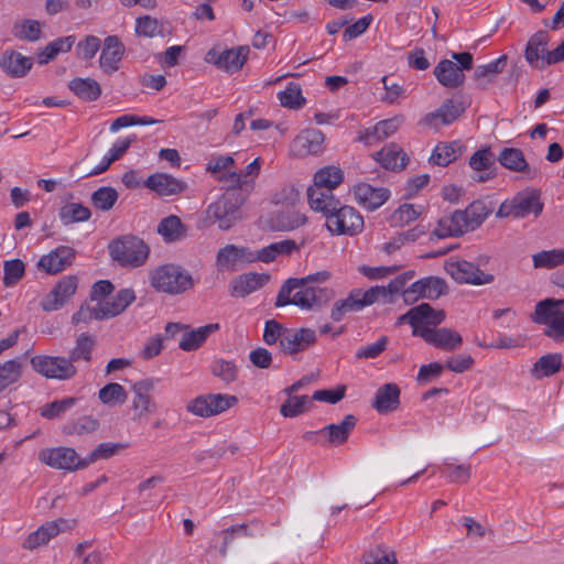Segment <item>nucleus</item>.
Masks as SVG:
<instances>
[{
	"label": "nucleus",
	"instance_id": "nucleus-34",
	"mask_svg": "<svg viewBox=\"0 0 564 564\" xmlns=\"http://www.w3.org/2000/svg\"><path fill=\"white\" fill-rule=\"evenodd\" d=\"M261 164V158H256L247 165L243 172L238 173L234 171L230 175H227L226 178L230 180L231 186L237 187L239 191L248 195L253 188V183L260 173Z\"/></svg>",
	"mask_w": 564,
	"mask_h": 564
},
{
	"label": "nucleus",
	"instance_id": "nucleus-43",
	"mask_svg": "<svg viewBox=\"0 0 564 564\" xmlns=\"http://www.w3.org/2000/svg\"><path fill=\"white\" fill-rule=\"evenodd\" d=\"M295 248L296 245L293 240L276 241L254 252V261L269 263L281 254H291Z\"/></svg>",
	"mask_w": 564,
	"mask_h": 564
},
{
	"label": "nucleus",
	"instance_id": "nucleus-3",
	"mask_svg": "<svg viewBox=\"0 0 564 564\" xmlns=\"http://www.w3.org/2000/svg\"><path fill=\"white\" fill-rule=\"evenodd\" d=\"M149 279L154 290L170 295L182 294L194 284L191 273L174 263H165L151 270Z\"/></svg>",
	"mask_w": 564,
	"mask_h": 564
},
{
	"label": "nucleus",
	"instance_id": "nucleus-33",
	"mask_svg": "<svg viewBox=\"0 0 564 564\" xmlns=\"http://www.w3.org/2000/svg\"><path fill=\"white\" fill-rule=\"evenodd\" d=\"M219 329V324H207L200 326L196 329L188 330V327L185 332L182 333L178 347L184 351H193L198 349L206 339L215 332Z\"/></svg>",
	"mask_w": 564,
	"mask_h": 564
},
{
	"label": "nucleus",
	"instance_id": "nucleus-1",
	"mask_svg": "<svg viewBox=\"0 0 564 564\" xmlns=\"http://www.w3.org/2000/svg\"><path fill=\"white\" fill-rule=\"evenodd\" d=\"M330 293L327 288L304 284L303 280L290 278L281 285L274 305H295L302 310H312L324 306L329 301Z\"/></svg>",
	"mask_w": 564,
	"mask_h": 564
},
{
	"label": "nucleus",
	"instance_id": "nucleus-20",
	"mask_svg": "<svg viewBox=\"0 0 564 564\" xmlns=\"http://www.w3.org/2000/svg\"><path fill=\"white\" fill-rule=\"evenodd\" d=\"M75 258V251L67 246H61L48 254L41 257L37 267L50 274H55L70 265Z\"/></svg>",
	"mask_w": 564,
	"mask_h": 564
},
{
	"label": "nucleus",
	"instance_id": "nucleus-52",
	"mask_svg": "<svg viewBox=\"0 0 564 564\" xmlns=\"http://www.w3.org/2000/svg\"><path fill=\"white\" fill-rule=\"evenodd\" d=\"M414 275L415 272L413 270H409L395 276L387 286L379 285V289L383 290V292L379 294V299L382 300L383 303H392V296L401 291L403 292L405 290V284L412 280Z\"/></svg>",
	"mask_w": 564,
	"mask_h": 564
},
{
	"label": "nucleus",
	"instance_id": "nucleus-21",
	"mask_svg": "<svg viewBox=\"0 0 564 564\" xmlns=\"http://www.w3.org/2000/svg\"><path fill=\"white\" fill-rule=\"evenodd\" d=\"M270 280L268 273L248 272L240 274L231 280V295L236 297H245L262 286H264Z\"/></svg>",
	"mask_w": 564,
	"mask_h": 564
},
{
	"label": "nucleus",
	"instance_id": "nucleus-25",
	"mask_svg": "<svg viewBox=\"0 0 564 564\" xmlns=\"http://www.w3.org/2000/svg\"><path fill=\"white\" fill-rule=\"evenodd\" d=\"M143 184L160 196L176 195L186 187L182 181L166 173H154Z\"/></svg>",
	"mask_w": 564,
	"mask_h": 564
},
{
	"label": "nucleus",
	"instance_id": "nucleus-64",
	"mask_svg": "<svg viewBox=\"0 0 564 564\" xmlns=\"http://www.w3.org/2000/svg\"><path fill=\"white\" fill-rule=\"evenodd\" d=\"M421 210L412 204L401 205L391 216L394 226H405L419 218Z\"/></svg>",
	"mask_w": 564,
	"mask_h": 564
},
{
	"label": "nucleus",
	"instance_id": "nucleus-36",
	"mask_svg": "<svg viewBox=\"0 0 564 564\" xmlns=\"http://www.w3.org/2000/svg\"><path fill=\"white\" fill-rule=\"evenodd\" d=\"M357 424V417L347 414L338 424H329L323 427L319 433L327 434L329 443L340 445L345 443Z\"/></svg>",
	"mask_w": 564,
	"mask_h": 564
},
{
	"label": "nucleus",
	"instance_id": "nucleus-63",
	"mask_svg": "<svg viewBox=\"0 0 564 564\" xmlns=\"http://www.w3.org/2000/svg\"><path fill=\"white\" fill-rule=\"evenodd\" d=\"M278 97L281 105L290 109H299L305 101L301 88L294 84H290L285 90L280 91Z\"/></svg>",
	"mask_w": 564,
	"mask_h": 564
},
{
	"label": "nucleus",
	"instance_id": "nucleus-51",
	"mask_svg": "<svg viewBox=\"0 0 564 564\" xmlns=\"http://www.w3.org/2000/svg\"><path fill=\"white\" fill-rule=\"evenodd\" d=\"M90 216V209L80 203H68L59 210V218L65 225L87 221Z\"/></svg>",
	"mask_w": 564,
	"mask_h": 564
},
{
	"label": "nucleus",
	"instance_id": "nucleus-4",
	"mask_svg": "<svg viewBox=\"0 0 564 564\" xmlns=\"http://www.w3.org/2000/svg\"><path fill=\"white\" fill-rule=\"evenodd\" d=\"M109 252L120 265L139 268L148 260L150 248L141 238L127 235L112 240L109 245Z\"/></svg>",
	"mask_w": 564,
	"mask_h": 564
},
{
	"label": "nucleus",
	"instance_id": "nucleus-9",
	"mask_svg": "<svg viewBox=\"0 0 564 564\" xmlns=\"http://www.w3.org/2000/svg\"><path fill=\"white\" fill-rule=\"evenodd\" d=\"M238 402L237 397L221 393L199 395L186 405L188 412L200 417L220 414Z\"/></svg>",
	"mask_w": 564,
	"mask_h": 564
},
{
	"label": "nucleus",
	"instance_id": "nucleus-18",
	"mask_svg": "<svg viewBox=\"0 0 564 564\" xmlns=\"http://www.w3.org/2000/svg\"><path fill=\"white\" fill-rule=\"evenodd\" d=\"M154 383L153 379H144L137 381L132 386V391L134 393L132 409L137 419H141L155 410V403L151 398V391L154 389Z\"/></svg>",
	"mask_w": 564,
	"mask_h": 564
},
{
	"label": "nucleus",
	"instance_id": "nucleus-17",
	"mask_svg": "<svg viewBox=\"0 0 564 564\" xmlns=\"http://www.w3.org/2000/svg\"><path fill=\"white\" fill-rule=\"evenodd\" d=\"M354 195L357 203L368 210L381 207L390 197V191L384 187H373L367 183L354 186Z\"/></svg>",
	"mask_w": 564,
	"mask_h": 564
},
{
	"label": "nucleus",
	"instance_id": "nucleus-24",
	"mask_svg": "<svg viewBox=\"0 0 564 564\" xmlns=\"http://www.w3.org/2000/svg\"><path fill=\"white\" fill-rule=\"evenodd\" d=\"M238 262H254V252L247 247L226 245L217 252L216 263L219 268L235 270Z\"/></svg>",
	"mask_w": 564,
	"mask_h": 564
},
{
	"label": "nucleus",
	"instance_id": "nucleus-5",
	"mask_svg": "<svg viewBox=\"0 0 564 564\" xmlns=\"http://www.w3.org/2000/svg\"><path fill=\"white\" fill-rule=\"evenodd\" d=\"M549 33L540 30L528 41L524 56L532 67L544 69L550 65L564 61V41L555 50L549 51Z\"/></svg>",
	"mask_w": 564,
	"mask_h": 564
},
{
	"label": "nucleus",
	"instance_id": "nucleus-27",
	"mask_svg": "<svg viewBox=\"0 0 564 564\" xmlns=\"http://www.w3.org/2000/svg\"><path fill=\"white\" fill-rule=\"evenodd\" d=\"M460 213L463 214L465 230L468 232L481 226V224L492 213V206L487 199H476L464 210H460Z\"/></svg>",
	"mask_w": 564,
	"mask_h": 564
},
{
	"label": "nucleus",
	"instance_id": "nucleus-10",
	"mask_svg": "<svg viewBox=\"0 0 564 564\" xmlns=\"http://www.w3.org/2000/svg\"><path fill=\"white\" fill-rule=\"evenodd\" d=\"M39 459L55 469L75 471L86 468L85 457L80 458L72 447L44 448L39 453Z\"/></svg>",
	"mask_w": 564,
	"mask_h": 564
},
{
	"label": "nucleus",
	"instance_id": "nucleus-62",
	"mask_svg": "<svg viewBox=\"0 0 564 564\" xmlns=\"http://www.w3.org/2000/svg\"><path fill=\"white\" fill-rule=\"evenodd\" d=\"M306 223V216L300 212L290 210L281 213L276 216V229L278 230H293L301 227Z\"/></svg>",
	"mask_w": 564,
	"mask_h": 564
},
{
	"label": "nucleus",
	"instance_id": "nucleus-31",
	"mask_svg": "<svg viewBox=\"0 0 564 564\" xmlns=\"http://www.w3.org/2000/svg\"><path fill=\"white\" fill-rule=\"evenodd\" d=\"M434 76L441 85L447 88H457L465 82L462 67L452 59H442L434 68Z\"/></svg>",
	"mask_w": 564,
	"mask_h": 564
},
{
	"label": "nucleus",
	"instance_id": "nucleus-28",
	"mask_svg": "<svg viewBox=\"0 0 564 564\" xmlns=\"http://www.w3.org/2000/svg\"><path fill=\"white\" fill-rule=\"evenodd\" d=\"M135 300L134 291L131 289H122L117 294L104 301H98V307L101 317L108 319L121 314Z\"/></svg>",
	"mask_w": 564,
	"mask_h": 564
},
{
	"label": "nucleus",
	"instance_id": "nucleus-42",
	"mask_svg": "<svg viewBox=\"0 0 564 564\" xmlns=\"http://www.w3.org/2000/svg\"><path fill=\"white\" fill-rule=\"evenodd\" d=\"M186 227L177 216L171 215L163 218L159 226L158 232L166 242L180 241L186 237Z\"/></svg>",
	"mask_w": 564,
	"mask_h": 564
},
{
	"label": "nucleus",
	"instance_id": "nucleus-16",
	"mask_svg": "<svg viewBox=\"0 0 564 564\" xmlns=\"http://www.w3.org/2000/svg\"><path fill=\"white\" fill-rule=\"evenodd\" d=\"M419 337L427 344L447 351L457 349L463 343L462 336L456 330L446 327H424Z\"/></svg>",
	"mask_w": 564,
	"mask_h": 564
},
{
	"label": "nucleus",
	"instance_id": "nucleus-12",
	"mask_svg": "<svg viewBox=\"0 0 564 564\" xmlns=\"http://www.w3.org/2000/svg\"><path fill=\"white\" fill-rule=\"evenodd\" d=\"M447 273L458 283L482 285L494 281V275L485 273L476 264L466 260L447 263Z\"/></svg>",
	"mask_w": 564,
	"mask_h": 564
},
{
	"label": "nucleus",
	"instance_id": "nucleus-29",
	"mask_svg": "<svg viewBox=\"0 0 564 564\" xmlns=\"http://www.w3.org/2000/svg\"><path fill=\"white\" fill-rule=\"evenodd\" d=\"M307 199L310 207L315 212L322 213L325 218L340 204L334 196L333 191L314 185L307 189Z\"/></svg>",
	"mask_w": 564,
	"mask_h": 564
},
{
	"label": "nucleus",
	"instance_id": "nucleus-60",
	"mask_svg": "<svg viewBox=\"0 0 564 564\" xmlns=\"http://www.w3.org/2000/svg\"><path fill=\"white\" fill-rule=\"evenodd\" d=\"M212 372L226 383L234 382L238 376V368L234 361L217 359L213 362Z\"/></svg>",
	"mask_w": 564,
	"mask_h": 564
},
{
	"label": "nucleus",
	"instance_id": "nucleus-26",
	"mask_svg": "<svg viewBox=\"0 0 564 564\" xmlns=\"http://www.w3.org/2000/svg\"><path fill=\"white\" fill-rule=\"evenodd\" d=\"M373 160L381 164L386 170L400 171L403 170L409 158L397 143H389L380 151L372 154Z\"/></svg>",
	"mask_w": 564,
	"mask_h": 564
},
{
	"label": "nucleus",
	"instance_id": "nucleus-15",
	"mask_svg": "<svg viewBox=\"0 0 564 564\" xmlns=\"http://www.w3.org/2000/svg\"><path fill=\"white\" fill-rule=\"evenodd\" d=\"M248 51L249 50L243 46L225 50L223 52L210 50L206 55V61L214 63L218 68L225 69L228 73H236L242 68Z\"/></svg>",
	"mask_w": 564,
	"mask_h": 564
},
{
	"label": "nucleus",
	"instance_id": "nucleus-49",
	"mask_svg": "<svg viewBox=\"0 0 564 564\" xmlns=\"http://www.w3.org/2000/svg\"><path fill=\"white\" fill-rule=\"evenodd\" d=\"M344 180L343 171L336 166H326L318 170L314 175V186L333 191Z\"/></svg>",
	"mask_w": 564,
	"mask_h": 564
},
{
	"label": "nucleus",
	"instance_id": "nucleus-35",
	"mask_svg": "<svg viewBox=\"0 0 564 564\" xmlns=\"http://www.w3.org/2000/svg\"><path fill=\"white\" fill-rule=\"evenodd\" d=\"M513 199L517 210L516 218H524L530 214L538 216L542 213L543 204L540 202V196L535 191L520 192Z\"/></svg>",
	"mask_w": 564,
	"mask_h": 564
},
{
	"label": "nucleus",
	"instance_id": "nucleus-55",
	"mask_svg": "<svg viewBox=\"0 0 564 564\" xmlns=\"http://www.w3.org/2000/svg\"><path fill=\"white\" fill-rule=\"evenodd\" d=\"M507 65V55H501L500 57L489 62L485 65H479L475 69V78L477 80L486 79L487 83L494 80V78L501 74Z\"/></svg>",
	"mask_w": 564,
	"mask_h": 564
},
{
	"label": "nucleus",
	"instance_id": "nucleus-40",
	"mask_svg": "<svg viewBox=\"0 0 564 564\" xmlns=\"http://www.w3.org/2000/svg\"><path fill=\"white\" fill-rule=\"evenodd\" d=\"M462 148L459 141L441 142L434 148L430 162L438 166H447L460 156Z\"/></svg>",
	"mask_w": 564,
	"mask_h": 564
},
{
	"label": "nucleus",
	"instance_id": "nucleus-54",
	"mask_svg": "<svg viewBox=\"0 0 564 564\" xmlns=\"http://www.w3.org/2000/svg\"><path fill=\"white\" fill-rule=\"evenodd\" d=\"M533 267L552 269L564 264V249L543 250L532 256Z\"/></svg>",
	"mask_w": 564,
	"mask_h": 564
},
{
	"label": "nucleus",
	"instance_id": "nucleus-6",
	"mask_svg": "<svg viewBox=\"0 0 564 564\" xmlns=\"http://www.w3.org/2000/svg\"><path fill=\"white\" fill-rule=\"evenodd\" d=\"M325 226L332 235L356 236L362 231L365 223L356 208L339 204L327 215Z\"/></svg>",
	"mask_w": 564,
	"mask_h": 564
},
{
	"label": "nucleus",
	"instance_id": "nucleus-61",
	"mask_svg": "<svg viewBox=\"0 0 564 564\" xmlns=\"http://www.w3.org/2000/svg\"><path fill=\"white\" fill-rule=\"evenodd\" d=\"M312 404L307 395L292 397L281 405L280 412L285 417H294L303 413Z\"/></svg>",
	"mask_w": 564,
	"mask_h": 564
},
{
	"label": "nucleus",
	"instance_id": "nucleus-19",
	"mask_svg": "<svg viewBox=\"0 0 564 564\" xmlns=\"http://www.w3.org/2000/svg\"><path fill=\"white\" fill-rule=\"evenodd\" d=\"M316 340V334L310 328L286 329L281 338V349L289 355H294L307 349Z\"/></svg>",
	"mask_w": 564,
	"mask_h": 564
},
{
	"label": "nucleus",
	"instance_id": "nucleus-58",
	"mask_svg": "<svg viewBox=\"0 0 564 564\" xmlns=\"http://www.w3.org/2000/svg\"><path fill=\"white\" fill-rule=\"evenodd\" d=\"M126 447L127 445L122 443H100L87 457H85L86 467L99 459H108Z\"/></svg>",
	"mask_w": 564,
	"mask_h": 564
},
{
	"label": "nucleus",
	"instance_id": "nucleus-11",
	"mask_svg": "<svg viewBox=\"0 0 564 564\" xmlns=\"http://www.w3.org/2000/svg\"><path fill=\"white\" fill-rule=\"evenodd\" d=\"M446 283L437 276H426L420 279L406 288L402 297L406 304H412L419 299L435 300L446 292Z\"/></svg>",
	"mask_w": 564,
	"mask_h": 564
},
{
	"label": "nucleus",
	"instance_id": "nucleus-38",
	"mask_svg": "<svg viewBox=\"0 0 564 564\" xmlns=\"http://www.w3.org/2000/svg\"><path fill=\"white\" fill-rule=\"evenodd\" d=\"M562 367V355L558 352L546 354L541 356L532 366L530 373L536 379L541 380L546 377H552L560 371Z\"/></svg>",
	"mask_w": 564,
	"mask_h": 564
},
{
	"label": "nucleus",
	"instance_id": "nucleus-46",
	"mask_svg": "<svg viewBox=\"0 0 564 564\" xmlns=\"http://www.w3.org/2000/svg\"><path fill=\"white\" fill-rule=\"evenodd\" d=\"M421 314L416 316L417 327H432L436 328L442 324L446 317L443 310H435L429 303H421L415 306Z\"/></svg>",
	"mask_w": 564,
	"mask_h": 564
},
{
	"label": "nucleus",
	"instance_id": "nucleus-23",
	"mask_svg": "<svg viewBox=\"0 0 564 564\" xmlns=\"http://www.w3.org/2000/svg\"><path fill=\"white\" fill-rule=\"evenodd\" d=\"M124 46L118 36L109 35L105 39L104 47L99 58V65L107 74H112L119 69V63L123 56Z\"/></svg>",
	"mask_w": 564,
	"mask_h": 564
},
{
	"label": "nucleus",
	"instance_id": "nucleus-45",
	"mask_svg": "<svg viewBox=\"0 0 564 564\" xmlns=\"http://www.w3.org/2000/svg\"><path fill=\"white\" fill-rule=\"evenodd\" d=\"M99 427V421L91 415H83L69 421L62 426L65 435H85L95 432Z\"/></svg>",
	"mask_w": 564,
	"mask_h": 564
},
{
	"label": "nucleus",
	"instance_id": "nucleus-56",
	"mask_svg": "<svg viewBox=\"0 0 564 564\" xmlns=\"http://www.w3.org/2000/svg\"><path fill=\"white\" fill-rule=\"evenodd\" d=\"M13 35L19 40L35 42L41 37V25L35 20L15 22L12 29Z\"/></svg>",
	"mask_w": 564,
	"mask_h": 564
},
{
	"label": "nucleus",
	"instance_id": "nucleus-7",
	"mask_svg": "<svg viewBox=\"0 0 564 564\" xmlns=\"http://www.w3.org/2000/svg\"><path fill=\"white\" fill-rule=\"evenodd\" d=\"M382 292L383 290L379 289V285L371 286L368 290L352 289L346 299L334 303L330 318L334 322H340L347 313L362 311L365 307L378 302L380 300L379 294Z\"/></svg>",
	"mask_w": 564,
	"mask_h": 564
},
{
	"label": "nucleus",
	"instance_id": "nucleus-39",
	"mask_svg": "<svg viewBox=\"0 0 564 564\" xmlns=\"http://www.w3.org/2000/svg\"><path fill=\"white\" fill-rule=\"evenodd\" d=\"M235 165L234 156L229 154H218L213 155L207 164L206 171L212 174V176L226 185V187L230 184V180L226 178L227 175H230L234 171H229Z\"/></svg>",
	"mask_w": 564,
	"mask_h": 564
},
{
	"label": "nucleus",
	"instance_id": "nucleus-30",
	"mask_svg": "<svg viewBox=\"0 0 564 564\" xmlns=\"http://www.w3.org/2000/svg\"><path fill=\"white\" fill-rule=\"evenodd\" d=\"M1 68L13 78L24 77L33 66V59L15 51H6L0 57Z\"/></svg>",
	"mask_w": 564,
	"mask_h": 564
},
{
	"label": "nucleus",
	"instance_id": "nucleus-14",
	"mask_svg": "<svg viewBox=\"0 0 564 564\" xmlns=\"http://www.w3.org/2000/svg\"><path fill=\"white\" fill-rule=\"evenodd\" d=\"M325 137L322 131L310 128L301 131L292 142V151L297 156L317 155L324 151Z\"/></svg>",
	"mask_w": 564,
	"mask_h": 564
},
{
	"label": "nucleus",
	"instance_id": "nucleus-44",
	"mask_svg": "<svg viewBox=\"0 0 564 564\" xmlns=\"http://www.w3.org/2000/svg\"><path fill=\"white\" fill-rule=\"evenodd\" d=\"M498 161L503 167L510 171L530 172L529 164L520 149L505 148L500 152Z\"/></svg>",
	"mask_w": 564,
	"mask_h": 564
},
{
	"label": "nucleus",
	"instance_id": "nucleus-41",
	"mask_svg": "<svg viewBox=\"0 0 564 564\" xmlns=\"http://www.w3.org/2000/svg\"><path fill=\"white\" fill-rule=\"evenodd\" d=\"M68 88L84 101H95L101 95L100 85L93 78H74L69 82Z\"/></svg>",
	"mask_w": 564,
	"mask_h": 564
},
{
	"label": "nucleus",
	"instance_id": "nucleus-50",
	"mask_svg": "<svg viewBox=\"0 0 564 564\" xmlns=\"http://www.w3.org/2000/svg\"><path fill=\"white\" fill-rule=\"evenodd\" d=\"M96 341L93 336L87 333H82L77 339L74 348L69 352L68 360H72V364L84 360L89 362L91 360V351L94 349Z\"/></svg>",
	"mask_w": 564,
	"mask_h": 564
},
{
	"label": "nucleus",
	"instance_id": "nucleus-13",
	"mask_svg": "<svg viewBox=\"0 0 564 564\" xmlns=\"http://www.w3.org/2000/svg\"><path fill=\"white\" fill-rule=\"evenodd\" d=\"M77 290V278L75 275L64 276L42 300L44 311H57L64 306Z\"/></svg>",
	"mask_w": 564,
	"mask_h": 564
},
{
	"label": "nucleus",
	"instance_id": "nucleus-8",
	"mask_svg": "<svg viewBox=\"0 0 564 564\" xmlns=\"http://www.w3.org/2000/svg\"><path fill=\"white\" fill-rule=\"evenodd\" d=\"M30 364L35 372L47 379L66 381L77 373L76 367L66 357L36 355L31 358Z\"/></svg>",
	"mask_w": 564,
	"mask_h": 564
},
{
	"label": "nucleus",
	"instance_id": "nucleus-53",
	"mask_svg": "<svg viewBox=\"0 0 564 564\" xmlns=\"http://www.w3.org/2000/svg\"><path fill=\"white\" fill-rule=\"evenodd\" d=\"M98 398L104 404L115 406L123 404L127 401L128 394L121 384L111 382L99 390Z\"/></svg>",
	"mask_w": 564,
	"mask_h": 564
},
{
	"label": "nucleus",
	"instance_id": "nucleus-57",
	"mask_svg": "<svg viewBox=\"0 0 564 564\" xmlns=\"http://www.w3.org/2000/svg\"><path fill=\"white\" fill-rule=\"evenodd\" d=\"M118 199V193L109 186L99 187L91 194L93 205L100 210L107 212L113 207Z\"/></svg>",
	"mask_w": 564,
	"mask_h": 564
},
{
	"label": "nucleus",
	"instance_id": "nucleus-22",
	"mask_svg": "<svg viewBox=\"0 0 564 564\" xmlns=\"http://www.w3.org/2000/svg\"><path fill=\"white\" fill-rule=\"evenodd\" d=\"M465 232L467 230L463 223V214L460 210H455L438 219L436 227L430 234V240L459 237Z\"/></svg>",
	"mask_w": 564,
	"mask_h": 564
},
{
	"label": "nucleus",
	"instance_id": "nucleus-37",
	"mask_svg": "<svg viewBox=\"0 0 564 564\" xmlns=\"http://www.w3.org/2000/svg\"><path fill=\"white\" fill-rule=\"evenodd\" d=\"M464 111L462 104H455L452 99L445 100L442 106L432 113H429L424 121L429 126L436 127L438 122L442 124H451Z\"/></svg>",
	"mask_w": 564,
	"mask_h": 564
},
{
	"label": "nucleus",
	"instance_id": "nucleus-47",
	"mask_svg": "<svg viewBox=\"0 0 564 564\" xmlns=\"http://www.w3.org/2000/svg\"><path fill=\"white\" fill-rule=\"evenodd\" d=\"M77 402L78 399L75 397H66L59 400H54L44 404L40 409V414L47 420L59 419L73 406H75Z\"/></svg>",
	"mask_w": 564,
	"mask_h": 564
},
{
	"label": "nucleus",
	"instance_id": "nucleus-2",
	"mask_svg": "<svg viewBox=\"0 0 564 564\" xmlns=\"http://www.w3.org/2000/svg\"><path fill=\"white\" fill-rule=\"evenodd\" d=\"M247 194L230 184L224 194L208 206L207 214L221 230H228L241 219V206L247 199Z\"/></svg>",
	"mask_w": 564,
	"mask_h": 564
},
{
	"label": "nucleus",
	"instance_id": "nucleus-32",
	"mask_svg": "<svg viewBox=\"0 0 564 564\" xmlns=\"http://www.w3.org/2000/svg\"><path fill=\"white\" fill-rule=\"evenodd\" d=\"M400 404V389L395 383L381 386L372 402L373 409L380 414H386L398 409Z\"/></svg>",
	"mask_w": 564,
	"mask_h": 564
},
{
	"label": "nucleus",
	"instance_id": "nucleus-59",
	"mask_svg": "<svg viewBox=\"0 0 564 564\" xmlns=\"http://www.w3.org/2000/svg\"><path fill=\"white\" fill-rule=\"evenodd\" d=\"M3 284L7 288H11L23 278L25 267L20 259L7 260L3 263Z\"/></svg>",
	"mask_w": 564,
	"mask_h": 564
},
{
	"label": "nucleus",
	"instance_id": "nucleus-48",
	"mask_svg": "<svg viewBox=\"0 0 564 564\" xmlns=\"http://www.w3.org/2000/svg\"><path fill=\"white\" fill-rule=\"evenodd\" d=\"M22 377L20 359H10L0 364V392L17 383Z\"/></svg>",
	"mask_w": 564,
	"mask_h": 564
}]
</instances>
